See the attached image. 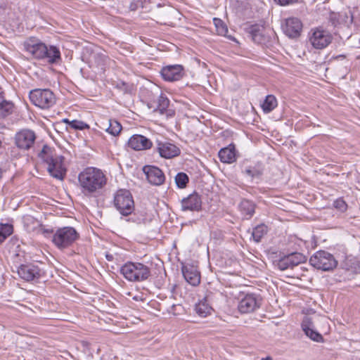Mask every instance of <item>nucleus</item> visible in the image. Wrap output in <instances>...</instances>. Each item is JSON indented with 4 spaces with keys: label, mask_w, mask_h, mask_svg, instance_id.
I'll list each match as a JSON object with an SVG mask.
<instances>
[{
    "label": "nucleus",
    "mask_w": 360,
    "mask_h": 360,
    "mask_svg": "<svg viewBox=\"0 0 360 360\" xmlns=\"http://www.w3.org/2000/svg\"><path fill=\"white\" fill-rule=\"evenodd\" d=\"M78 181L82 193L86 196H91L104 187L107 179L100 169L89 167L79 174Z\"/></svg>",
    "instance_id": "obj_1"
},
{
    "label": "nucleus",
    "mask_w": 360,
    "mask_h": 360,
    "mask_svg": "<svg viewBox=\"0 0 360 360\" xmlns=\"http://www.w3.org/2000/svg\"><path fill=\"white\" fill-rule=\"evenodd\" d=\"M120 272L131 282H141L150 276V268L141 262H127L121 266Z\"/></svg>",
    "instance_id": "obj_2"
},
{
    "label": "nucleus",
    "mask_w": 360,
    "mask_h": 360,
    "mask_svg": "<svg viewBox=\"0 0 360 360\" xmlns=\"http://www.w3.org/2000/svg\"><path fill=\"white\" fill-rule=\"evenodd\" d=\"M31 103L41 109H49L53 106L56 98L53 92L49 89H35L29 93Z\"/></svg>",
    "instance_id": "obj_3"
},
{
    "label": "nucleus",
    "mask_w": 360,
    "mask_h": 360,
    "mask_svg": "<svg viewBox=\"0 0 360 360\" xmlns=\"http://www.w3.org/2000/svg\"><path fill=\"white\" fill-rule=\"evenodd\" d=\"M79 237L77 231L71 226L58 229L53 236L52 241L59 249H65L72 245Z\"/></svg>",
    "instance_id": "obj_4"
},
{
    "label": "nucleus",
    "mask_w": 360,
    "mask_h": 360,
    "mask_svg": "<svg viewBox=\"0 0 360 360\" xmlns=\"http://www.w3.org/2000/svg\"><path fill=\"white\" fill-rule=\"evenodd\" d=\"M309 263L314 268L323 271H333L338 266V261L330 252L319 250L314 253L309 259Z\"/></svg>",
    "instance_id": "obj_5"
},
{
    "label": "nucleus",
    "mask_w": 360,
    "mask_h": 360,
    "mask_svg": "<svg viewBox=\"0 0 360 360\" xmlns=\"http://www.w3.org/2000/svg\"><path fill=\"white\" fill-rule=\"evenodd\" d=\"M114 205L123 216L130 215L134 210V201L131 193L127 189L118 190L114 195Z\"/></svg>",
    "instance_id": "obj_6"
},
{
    "label": "nucleus",
    "mask_w": 360,
    "mask_h": 360,
    "mask_svg": "<svg viewBox=\"0 0 360 360\" xmlns=\"http://www.w3.org/2000/svg\"><path fill=\"white\" fill-rule=\"evenodd\" d=\"M41 263H27L21 264L17 268L18 276L26 281H37L44 276L45 272L41 267Z\"/></svg>",
    "instance_id": "obj_7"
},
{
    "label": "nucleus",
    "mask_w": 360,
    "mask_h": 360,
    "mask_svg": "<svg viewBox=\"0 0 360 360\" xmlns=\"http://www.w3.org/2000/svg\"><path fill=\"white\" fill-rule=\"evenodd\" d=\"M309 39L314 49H323L331 43L333 37L328 30L321 27H316L311 30L309 34Z\"/></svg>",
    "instance_id": "obj_8"
},
{
    "label": "nucleus",
    "mask_w": 360,
    "mask_h": 360,
    "mask_svg": "<svg viewBox=\"0 0 360 360\" xmlns=\"http://www.w3.org/2000/svg\"><path fill=\"white\" fill-rule=\"evenodd\" d=\"M37 139L34 131L23 129L18 131L14 136V143L21 150H29L34 146Z\"/></svg>",
    "instance_id": "obj_9"
},
{
    "label": "nucleus",
    "mask_w": 360,
    "mask_h": 360,
    "mask_svg": "<svg viewBox=\"0 0 360 360\" xmlns=\"http://www.w3.org/2000/svg\"><path fill=\"white\" fill-rule=\"evenodd\" d=\"M306 257L300 252H293L279 259L274 262L275 266L281 271L292 269L300 264L305 262Z\"/></svg>",
    "instance_id": "obj_10"
},
{
    "label": "nucleus",
    "mask_w": 360,
    "mask_h": 360,
    "mask_svg": "<svg viewBox=\"0 0 360 360\" xmlns=\"http://www.w3.org/2000/svg\"><path fill=\"white\" fill-rule=\"evenodd\" d=\"M261 306V299L254 293L246 294L238 302V309L241 314L255 311Z\"/></svg>",
    "instance_id": "obj_11"
},
{
    "label": "nucleus",
    "mask_w": 360,
    "mask_h": 360,
    "mask_svg": "<svg viewBox=\"0 0 360 360\" xmlns=\"http://www.w3.org/2000/svg\"><path fill=\"white\" fill-rule=\"evenodd\" d=\"M64 158L58 155L54 158L47 167V171L49 174L57 179L63 180L65 177L67 169L63 164Z\"/></svg>",
    "instance_id": "obj_12"
},
{
    "label": "nucleus",
    "mask_w": 360,
    "mask_h": 360,
    "mask_svg": "<svg viewBox=\"0 0 360 360\" xmlns=\"http://www.w3.org/2000/svg\"><path fill=\"white\" fill-rule=\"evenodd\" d=\"M282 30L285 35L290 38H296L301 34L302 23L297 18H288L282 24Z\"/></svg>",
    "instance_id": "obj_13"
},
{
    "label": "nucleus",
    "mask_w": 360,
    "mask_h": 360,
    "mask_svg": "<svg viewBox=\"0 0 360 360\" xmlns=\"http://www.w3.org/2000/svg\"><path fill=\"white\" fill-rule=\"evenodd\" d=\"M148 181L154 186H160L165 181V176L163 172L156 166L146 165L143 168Z\"/></svg>",
    "instance_id": "obj_14"
},
{
    "label": "nucleus",
    "mask_w": 360,
    "mask_h": 360,
    "mask_svg": "<svg viewBox=\"0 0 360 360\" xmlns=\"http://www.w3.org/2000/svg\"><path fill=\"white\" fill-rule=\"evenodd\" d=\"M202 198L196 192L188 195L186 198H184L181 201V210L191 211V212H199L202 210Z\"/></svg>",
    "instance_id": "obj_15"
},
{
    "label": "nucleus",
    "mask_w": 360,
    "mask_h": 360,
    "mask_svg": "<svg viewBox=\"0 0 360 360\" xmlns=\"http://www.w3.org/2000/svg\"><path fill=\"white\" fill-rule=\"evenodd\" d=\"M160 73L165 81H178L184 75V67L181 65H167L162 68Z\"/></svg>",
    "instance_id": "obj_16"
},
{
    "label": "nucleus",
    "mask_w": 360,
    "mask_h": 360,
    "mask_svg": "<svg viewBox=\"0 0 360 360\" xmlns=\"http://www.w3.org/2000/svg\"><path fill=\"white\" fill-rule=\"evenodd\" d=\"M24 46L25 50L37 59L42 60L45 56L46 45L38 39L30 38L25 42Z\"/></svg>",
    "instance_id": "obj_17"
},
{
    "label": "nucleus",
    "mask_w": 360,
    "mask_h": 360,
    "mask_svg": "<svg viewBox=\"0 0 360 360\" xmlns=\"http://www.w3.org/2000/svg\"><path fill=\"white\" fill-rule=\"evenodd\" d=\"M181 271L186 281L192 286H198L200 283V273L196 266L185 264Z\"/></svg>",
    "instance_id": "obj_18"
},
{
    "label": "nucleus",
    "mask_w": 360,
    "mask_h": 360,
    "mask_svg": "<svg viewBox=\"0 0 360 360\" xmlns=\"http://www.w3.org/2000/svg\"><path fill=\"white\" fill-rule=\"evenodd\" d=\"M301 326L305 335L311 340L317 342H323V336L316 330L314 323L311 318L307 316H304Z\"/></svg>",
    "instance_id": "obj_19"
},
{
    "label": "nucleus",
    "mask_w": 360,
    "mask_h": 360,
    "mask_svg": "<svg viewBox=\"0 0 360 360\" xmlns=\"http://www.w3.org/2000/svg\"><path fill=\"white\" fill-rule=\"evenodd\" d=\"M128 146L134 150H143L150 149L153 143L143 135L134 134L129 139Z\"/></svg>",
    "instance_id": "obj_20"
},
{
    "label": "nucleus",
    "mask_w": 360,
    "mask_h": 360,
    "mask_svg": "<svg viewBox=\"0 0 360 360\" xmlns=\"http://www.w3.org/2000/svg\"><path fill=\"white\" fill-rule=\"evenodd\" d=\"M157 150L162 158L169 159L180 154V149L174 144L169 142L158 143Z\"/></svg>",
    "instance_id": "obj_21"
},
{
    "label": "nucleus",
    "mask_w": 360,
    "mask_h": 360,
    "mask_svg": "<svg viewBox=\"0 0 360 360\" xmlns=\"http://www.w3.org/2000/svg\"><path fill=\"white\" fill-rule=\"evenodd\" d=\"M264 171V165L260 162H257L253 165L244 167L242 172L245 175L250 177L252 180H257L258 181L262 179Z\"/></svg>",
    "instance_id": "obj_22"
},
{
    "label": "nucleus",
    "mask_w": 360,
    "mask_h": 360,
    "mask_svg": "<svg viewBox=\"0 0 360 360\" xmlns=\"http://www.w3.org/2000/svg\"><path fill=\"white\" fill-rule=\"evenodd\" d=\"M252 39L259 44H266L269 41V37L263 27L257 25H252L250 28Z\"/></svg>",
    "instance_id": "obj_23"
},
{
    "label": "nucleus",
    "mask_w": 360,
    "mask_h": 360,
    "mask_svg": "<svg viewBox=\"0 0 360 360\" xmlns=\"http://www.w3.org/2000/svg\"><path fill=\"white\" fill-rule=\"evenodd\" d=\"M45 56L42 60L49 64H57L61 61V55L59 49L55 46H46Z\"/></svg>",
    "instance_id": "obj_24"
},
{
    "label": "nucleus",
    "mask_w": 360,
    "mask_h": 360,
    "mask_svg": "<svg viewBox=\"0 0 360 360\" xmlns=\"http://www.w3.org/2000/svg\"><path fill=\"white\" fill-rule=\"evenodd\" d=\"M195 311L199 316L202 318L212 314L213 309L209 302L208 296L205 297L195 304Z\"/></svg>",
    "instance_id": "obj_25"
},
{
    "label": "nucleus",
    "mask_w": 360,
    "mask_h": 360,
    "mask_svg": "<svg viewBox=\"0 0 360 360\" xmlns=\"http://www.w3.org/2000/svg\"><path fill=\"white\" fill-rule=\"evenodd\" d=\"M219 158L221 162L224 163H233L236 161V149L234 146L229 145L226 148H221L219 151Z\"/></svg>",
    "instance_id": "obj_26"
},
{
    "label": "nucleus",
    "mask_w": 360,
    "mask_h": 360,
    "mask_svg": "<svg viewBox=\"0 0 360 360\" xmlns=\"http://www.w3.org/2000/svg\"><path fill=\"white\" fill-rule=\"evenodd\" d=\"M238 207L241 214L246 219H250L255 214V205L251 200L243 199Z\"/></svg>",
    "instance_id": "obj_27"
},
{
    "label": "nucleus",
    "mask_w": 360,
    "mask_h": 360,
    "mask_svg": "<svg viewBox=\"0 0 360 360\" xmlns=\"http://www.w3.org/2000/svg\"><path fill=\"white\" fill-rule=\"evenodd\" d=\"M56 156H58V155L54 154L52 148L47 145H44L41 150L38 153V157L47 165L51 161H53L54 158Z\"/></svg>",
    "instance_id": "obj_28"
},
{
    "label": "nucleus",
    "mask_w": 360,
    "mask_h": 360,
    "mask_svg": "<svg viewBox=\"0 0 360 360\" xmlns=\"http://www.w3.org/2000/svg\"><path fill=\"white\" fill-rule=\"evenodd\" d=\"M103 129H104L110 134L115 136L120 133L122 130V126L120 122L115 120H108V122L105 124Z\"/></svg>",
    "instance_id": "obj_29"
},
{
    "label": "nucleus",
    "mask_w": 360,
    "mask_h": 360,
    "mask_svg": "<svg viewBox=\"0 0 360 360\" xmlns=\"http://www.w3.org/2000/svg\"><path fill=\"white\" fill-rule=\"evenodd\" d=\"M277 106V100L273 95H268L262 104V108L265 113L271 112Z\"/></svg>",
    "instance_id": "obj_30"
},
{
    "label": "nucleus",
    "mask_w": 360,
    "mask_h": 360,
    "mask_svg": "<svg viewBox=\"0 0 360 360\" xmlns=\"http://www.w3.org/2000/svg\"><path fill=\"white\" fill-rule=\"evenodd\" d=\"M267 226L264 224H261L253 229L252 236L254 240L258 243L261 240L262 237L267 233Z\"/></svg>",
    "instance_id": "obj_31"
},
{
    "label": "nucleus",
    "mask_w": 360,
    "mask_h": 360,
    "mask_svg": "<svg viewBox=\"0 0 360 360\" xmlns=\"http://www.w3.org/2000/svg\"><path fill=\"white\" fill-rule=\"evenodd\" d=\"M169 105V100L162 94L158 98V105L154 111L158 112L160 114L163 115L166 112Z\"/></svg>",
    "instance_id": "obj_32"
},
{
    "label": "nucleus",
    "mask_w": 360,
    "mask_h": 360,
    "mask_svg": "<svg viewBox=\"0 0 360 360\" xmlns=\"http://www.w3.org/2000/svg\"><path fill=\"white\" fill-rule=\"evenodd\" d=\"M13 227L10 224H0V243H3L7 237L12 234Z\"/></svg>",
    "instance_id": "obj_33"
},
{
    "label": "nucleus",
    "mask_w": 360,
    "mask_h": 360,
    "mask_svg": "<svg viewBox=\"0 0 360 360\" xmlns=\"http://www.w3.org/2000/svg\"><path fill=\"white\" fill-rule=\"evenodd\" d=\"M213 21L218 34L226 36L228 32V28L226 24L221 19L217 18H214Z\"/></svg>",
    "instance_id": "obj_34"
},
{
    "label": "nucleus",
    "mask_w": 360,
    "mask_h": 360,
    "mask_svg": "<svg viewBox=\"0 0 360 360\" xmlns=\"http://www.w3.org/2000/svg\"><path fill=\"white\" fill-rule=\"evenodd\" d=\"M188 175L184 172L178 173L175 177L176 184L180 188H185L188 183Z\"/></svg>",
    "instance_id": "obj_35"
},
{
    "label": "nucleus",
    "mask_w": 360,
    "mask_h": 360,
    "mask_svg": "<svg viewBox=\"0 0 360 360\" xmlns=\"http://www.w3.org/2000/svg\"><path fill=\"white\" fill-rule=\"evenodd\" d=\"M70 127L75 130H84L89 129V125L83 121L74 120L70 122Z\"/></svg>",
    "instance_id": "obj_36"
},
{
    "label": "nucleus",
    "mask_w": 360,
    "mask_h": 360,
    "mask_svg": "<svg viewBox=\"0 0 360 360\" xmlns=\"http://www.w3.org/2000/svg\"><path fill=\"white\" fill-rule=\"evenodd\" d=\"M333 207L338 210L344 212L347 210V205L342 198H340L333 202Z\"/></svg>",
    "instance_id": "obj_37"
},
{
    "label": "nucleus",
    "mask_w": 360,
    "mask_h": 360,
    "mask_svg": "<svg viewBox=\"0 0 360 360\" xmlns=\"http://www.w3.org/2000/svg\"><path fill=\"white\" fill-rule=\"evenodd\" d=\"M94 58L98 65H101L105 63L107 56L101 53H95Z\"/></svg>",
    "instance_id": "obj_38"
},
{
    "label": "nucleus",
    "mask_w": 360,
    "mask_h": 360,
    "mask_svg": "<svg viewBox=\"0 0 360 360\" xmlns=\"http://www.w3.org/2000/svg\"><path fill=\"white\" fill-rule=\"evenodd\" d=\"M182 309V306L180 304H172L170 309H168V312L174 315H176L179 313V311Z\"/></svg>",
    "instance_id": "obj_39"
},
{
    "label": "nucleus",
    "mask_w": 360,
    "mask_h": 360,
    "mask_svg": "<svg viewBox=\"0 0 360 360\" xmlns=\"http://www.w3.org/2000/svg\"><path fill=\"white\" fill-rule=\"evenodd\" d=\"M277 4L285 6L297 2L298 0H274Z\"/></svg>",
    "instance_id": "obj_40"
},
{
    "label": "nucleus",
    "mask_w": 360,
    "mask_h": 360,
    "mask_svg": "<svg viewBox=\"0 0 360 360\" xmlns=\"http://www.w3.org/2000/svg\"><path fill=\"white\" fill-rule=\"evenodd\" d=\"M139 6V1H133L129 5L130 11H135L137 10Z\"/></svg>",
    "instance_id": "obj_41"
},
{
    "label": "nucleus",
    "mask_w": 360,
    "mask_h": 360,
    "mask_svg": "<svg viewBox=\"0 0 360 360\" xmlns=\"http://www.w3.org/2000/svg\"><path fill=\"white\" fill-rule=\"evenodd\" d=\"M24 221L25 224H27L29 222H35L36 224H38V221H35V219L30 215H27L24 218Z\"/></svg>",
    "instance_id": "obj_42"
},
{
    "label": "nucleus",
    "mask_w": 360,
    "mask_h": 360,
    "mask_svg": "<svg viewBox=\"0 0 360 360\" xmlns=\"http://www.w3.org/2000/svg\"><path fill=\"white\" fill-rule=\"evenodd\" d=\"M106 259L108 261H112L113 256L112 255H106Z\"/></svg>",
    "instance_id": "obj_43"
},
{
    "label": "nucleus",
    "mask_w": 360,
    "mask_h": 360,
    "mask_svg": "<svg viewBox=\"0 0 360 360\" xmlns=\"http://www.w3.org/2000/svg\"><path fill=\"white\" fill-rule=\"evenodd\" d=\"M261 360H272L271 356H266L265 358H262Z\"/></svg>",
    "instance_id": "obj_44"
},
{
    "label": "nucleus",
    "mask_w": 360,
    "mask_h": 360,
    "mask_svg": "<svg viewBox=\"0 0 360 360\" xmlns=\"http://www.w3.org/2000/svg\"><path fill=\"white\" fill-rule=\"evenodd\" d=\"M63 122H65V123H67V124H68V125L70 126V122L71 121H70L68 119H64V120H63Z\"/></svg>",
    "instance_id": "obj_45"
},
{
    "label": "nucleus",
    "mask_w": 360,
    "mask_h": 360,
    "mask_svg": "<svg viewBox=\"0 0 360 360\" xmlns=\"http://www.w3.org/2000/svg\"><path fill=\"white\" fill-rule=\"evenodd\" d=\"M229 39H231V40L234 41H237L236 38L233 37H229Z\"/></svg>",
    "instance_id": "obj_46"
},
{
    "label": "nucleus",
    "mask_w": 360,
    "mask_h": 360,
    "mask_svg": "<svg viewBox=\"0 0 360 360\" xmlns=\"http://www.w3.org/2000/svg\"><path fill=\"white\" fill-rule=\"evenodd\" d=\"M44 232L45 233H52V231L45 230Z\"/></svg>",
    "instance_id": "obj_47"
},
{
    "label": "nucleus",
    "mask_w": 360,
    "mask_h": 360,
    "mask_svg": "<svg viewBox=\"0 0 360 360\" xmlns=\"http://www.w3.org/2000/svg\"><path fill=\"white\" fill-rule=\"evenodd\" d=\"M1 176H2V170H1V169L0 168V179L1 178Z\"/></svg>",
    "instance_id": "obj_48"
},
{
    "label": "nucleus",
    "mask_w": 360,
    "mask_h": 360,
    "mask_svg": "<svg viewBox=\"0 0 360 360\" xmlns=\"http://www.w3.org/2000/svg\"><path fill=\"white\" fill-rule=\"evenodd\" d=\"M1 145H2V142H1V141L0 140V148L1 147Z\"/></svg>",
    "instance_id": "obj_49"
}]
</instances>
